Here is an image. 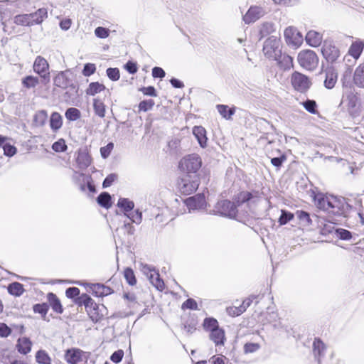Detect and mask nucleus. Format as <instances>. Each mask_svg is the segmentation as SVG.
<instances>
[{
  "instance_id": "obj_1",
  "label": "nucleus",
  "mask_w": 364,
  "mask_h": 364,
  "mask_svg": "<svg viewBox=\"0 0 364 364\" xmlns=\"http://www.w3.org/2000/svg\"><path fill=\"white\" fill-rule=\"evenodd\" d=\"M318 205L319 208L327 211L329 216L332 215L338 218L334 220L339 222L342 221V218L352 217V212H354V208L348 203L346 198L333 196L319 199Z\"/></svg>"
},
{
  "instance_id": "obj_2",
  "label": "nucleus",
  "mask_w": 364,
  "mask_h": 364,
  "mask_svg": "<svg viewBox=\"0 0 364 364\" xmlns=\"http://www.w3.org/2000/svg\"><path fill=\"white\" fill-rule=\"evenodd\" d=\"M200 178L198 174L183 173L178 180V188L181 193L190 195L195 192L198 188Z\"/></svg>"
},
{
  "instance_id": "obj_3",
  "label": "nucleus",
  "mask_w": 364,
  "mask_h": 364,
  "mask_svg": "<svg viewBox=\"0 0 364 364\" xmlns=\"http://www.w3.org/2000/svg\"><path fill=\"white\" fill-rule=\"evenodd\" d=\"M202 166L200 156L196 154H188L181 159L178 167L186 174H198Z\"/></svg>"
},
{
  "instance_id": "obj_4",
  "label": "nucleus",
  "mask_w": 364,
  "mask_h": 364,
  "mask_svg": "<svg viewBox=\"0 0 364 364\" xmlns=\"http://www.w3.org/2000/svg\"><path fill=\"white\" fill-rule=\"evenodd\" d=\"M298 62L306 70H313L318 64V58L311 50H302L298 55Z\"/></svg>"
},
{
  "instance_id": "obj_5",
  "label": "nucleus",
  "mask_w": 364,
  "mask_h": 364,
  "mask_svg": "<svg viewBox=\"0 0 364 364\" xmlns=\"http://www.w3.org/2000/svg\"><path fill=\"white\" fill-rule=\"evenodd\" d=\"M33 68L34 72L41 77V83L47 84L50 81L49 64L44 58L37 56Z\"/></svg>"
},
{
  "instance_id": "obj_6",
  "label": "nucleus",
  "mask_w": 364,
  "mask_h": 364,
  "mask_svg": "<svg viewBox=\"0 0 364 364\" xmlns=\"http://www.w3.org/2000/svg\"><path fill=\"white\" fill-rule=\"evenodd\" d=\"M291 83L295 90L306 92L311 87V82L305 75L295 71L291 76Z\"/></svg>"
},
{
  "instance_id": "obj_7",
  "label": "nucleus",
  "mask_w": 364,
  "mask_h": 364,
  "mask_svg": "<svg viewBox=\"0 0 364 364\" xmlns=\"http://www.w3.org/2000/svg\"><path fill=\"white\" fill-rule=\"evenodd\" d=\"M215 208L218 213L230 218H235L237 215V210L235 203L228 200L218 202Z\"/></svg>"
},
{
  "instance_id": "obj_8",
  "label": "nucleus",
  "mask_w": 364,
  "mask_h": 364,
  "mask_svg": "<svg viewBox=\"0 0 364 364\" xmlns=\"http://www.w3.org/2000/svg\"><path fill=\"white\" fill-rule=\"evenodd\" d=\"M87 359V353L79 348L68 349L65 353V360L69 364H85Z\"/></svg>"
},
{
  "instance_id": "obj_9",
  "label": "nucleus",
  "mask_w": 364,
  "mask_h": 364,
  "mask_svg": "<svg viewBox=\"0 0 364 364\" xmlns=\"http://www.w3.org/2000/svg\"><path fill=\"white\" fill-rule=\"evenodd\" d=\"M263 52L268 58H277V56L281 53L279 50V39L274 36L269 37L264 43Z\"/></svg>"
},
{
  "instance_id": "obj_10",
  "label": "nucleus",
  "mask_w": 364,
  "mask_h": 364,
  "mask_svg": "<svg viewBox=\"0 0 364 364\" xmlns=\"http://www.w3.org/2000/svg\"><path fill=\"white\" fill-rule=\"evenodd\" d=\"M284 36L288 45L299 46L303 41L302 35L294 27L289 26L284 30Z\"/></svg>"
},
{
  "instance_id": "obj_11",
  "label": "nucleus",
  "mask_w": 364,
  "mask_h": 364,
  "mask_svg": "<svg viewBox=\"0 0 364 364\" xmlns=\"http://www.w3.org/2000/svg\"><path fill=\"white\" fill-rule=\"evenodd\" d=\"M321 53L324 58L329 63H334L340 55V51L338 48L331 43L325 42Z\"/></svg>"
},
{
  "instance_id": "obj_12",
  "label": "nucleus",
  "mask_w": 364,
  "mask_h": 364,
  "mask_svg": "<svg viewBox=\"0 0 364 364\" xmlns=\"http://www.w3.org/2000/svg\"><path fill=\"white\" fill-rule=\"evenodd\" d=\"M265 13L262 7L257 6H251L243 16V21L247 24L254 23L262 18Z\"/></svg>"
},
{
  "instance_id": "obj_13",
  "label": "nucleus",
  "mask_w": 364,
  "mask_h": 364,
  "mask_svg": "<svg viewBox=\"0 0 364 364\" xmlns=\"http://www.w3.org/2000/svg\"><path fill=\"white\" fill-rule=\"evenodd\" d=\"M186 203L189 209L197 210L205 206V199L203 194H197L186 200Z\"/></svg>"
},
{
  "instance_id": "obj_14",
  "label": "nucleus",
  "mask_w": 364,
  "mask_h": 364,
  "mask_svg": "<svg viewBox=\"0 0 364 364\" xmlns=\"http://www.w3.org/2000/svg\"><path fill=\"white\" fill-rule=\"evenodd\" d=\"M337 77L338 74L333 68H329L326 69L324 80L325 87L327 89H332L336 83Z\"/></svg>"
},
{
  "instance_id": "obj_15",
  "label": "nucleus",
  "mask_w": 364,
  "mask_h": 364,
  "mask_svg": "<svg viewBox=\"0 0 364 364\" xmlns=\"http://www.w3.org/2000/svg\"><path fill=\"white\" fill-rule=\"evenodd\" d=\"M76 161L80 168L85 169L91 164V157L86 149H80Z\"/></svg>"
},
{
  "instance_id": "obj_16",
  "label": "nucleus",
  "mask_w": 364,
  "mask_h": 364,
  "mask_svg": "<svg viewBox=\"0 0 364 364\" xmlns=\"http://www.w3.org/2000/svg\"><path fill=\"white\" fill-rule=\"evenodd\" d=\"M193 134L197 139L200 146L205 148L207 146L208 140L205 128L201 126H195L193 128Z\"/></svg>"
},
{
  "instance_id": "obj_17",
  "label": "nucleus",
  "mask_w": 364,
  "mask_h": 364,
  "mask_svg": "<svg viewBox=\"0 0 364 364\" xmlns=\"http://www.w3.org/2000/svg\"><path fill=\"white\" fill-rule=\"evenodd\" d=\"M305 38L306 43L312 47H318L322 42V35L315 31H309Z\"/></svg>"
},
{
  "instance_id": "obj_18",
  "label": "nucleus",
  "mask_w": 364,
  "mask_h": 364,
  "mask_svg": "<svg viewBox=\"0 0 364 364\" xmlns=\"http://www.w3.org/2000/svg\"><path fill=\"white\" fill-rule=\"evenodd\" d=\"M274 60L277 61L279 66L284 70H289L293 66V58L288 55L280 53Z\"/></svg>"
},
{
  "instance_id": "obj_19",
  "label": "nucleus",
  "mask_w": 364,
  "mask_h": 364,
  "mask_svg": "<svg viewBox=\"0 0 364 364\" xmlns=\"http://www.w3.org/2000/svg\"><path fill=\"white\" fill-rule=\"evenodd\" d=\"M54 85L57 87L65 89L69 86H73L70 80L67 77L65 72H60L54 78Z\"/></svg>"
},
{
  "instance_id": "obj_20",
  "label": "nucleus",
  "mask_w": 364,
  "mask_h": 364,
  "mask_svg": "<svg viewBox=\"0 0 364 364\" xmlns=\"http://www.w3.org/2000/svg\"><path fill=\"white\" fill-rule=\"evenodd\" d=\"M210 339L215 344V346L223 345L225 340L224 331L218 328L210 333Z\"/></svg>"
},
{
  "instance_id": "obj_21",
  "label": "nucleus",
  "mask_w": 364,
  "mask_h": 364,
  "mask_svg": "<svg viewBox=\"0 0 364 364\" xmlns=\"http://www.w3.org/2000/svg\"><path fill=\"white\" fill-rule=\"evenodd\" d=\"M325 350V344L319 338H315L313 343V352L318 363L321 358L323 356Z\"/></svg>"
},
{
  "instance_id": "obj_22",
  "label": "nucleus",
  "mask_w": 364,
  "mask_h": 364,
  "mask_svg": "<svg viewBox=\"0 0 364 364\" xmlns=\"http://www.w3.org/2000/svg\"><path fill=\"white\" fill-rule=\"evenodd\" d=\"M31 16V22L33 24H40L41 23L45 18L48 17V11L46 8H41L38 9L36 12L29 14Z\"/></svg>"
},
{
  "instance_id": "obj_23",
  "label": "nucleus",
  "mask_w": 364,
  "mask_h": 364,
  "mask_svg": "<svg viewBox=\"0 0 364 364\" xmlns=\"http://www.w3.org/2000/svg\"><path fill=\"white\" fill-rule=\"evenodd\" d=\"M47 298L53 310L58 314H62L63 309L60 301L57 297V296L55 294L50 292L48 294Z\"/></svg>"
},
{
  "instance_id": "obj_24",
  "label": "nucleus",
  "mask_w": 364,
  "mask_h": 364,
  "mask_svg": "<svg viewBox=\"0 0 364 364\" xmlns=\"http://www.w3.org/2000/svg\"><path fill=\"white\" fill-rule=\"evenodd\" d=\"M353 82L359 87L364 88V63L360 64L355 70Z\"/></svg>"
},
{
  "instance_id": "obj_25",
  "label": "nucleus",
  "mask_w": 364,
  "mask_h": 364,
  "mask_svg": "<svg viewBox=\"0 0 364 364\" xmlns=\"http://www.w3.org/2000/svg\"><path fill=\"white\" fill-rule=\"evenodd\" d=\"M274 31V24L272 22H264L259 26V40Z\"/></svg>"
},
{
  "instance_id": "obj_26",
  "label": "nucleus",
  "mask_w": 364,
  "mask_h": 364,
  "mask_svg": "<svg viewBox=\"0 0 364 364\" xmlns=\"http://www.w3.org/2000/svg\"><path fill=\"white\" fill-rule=\"evenodd\" d=\"M63 125L61 115L58 112H53L50 118V127L53 132L58 131Z\"/></svg>"
},
{
  "instance_id": "obj_27",
  "label": "nucleus",
  "mask_w": 364,
  "mask_h": 364,
  "mask_svg": "<svg viewBox=\"0 0 364 364\" xmlns=\"http://www.w3.org/2000/svg\"><path fill=\"white\" fill-rule=\"evenodd\" d=\"M151 284L156 287L159 291H163L164 289V282L160 278V275L158 271H155L152 274L149 275V278L148 279Z\"/></svg>"
},
{
  "instance_id": "obj_28",
  "label": "nucleus",
  "mask_w": 364,
  "mask_h": 364,
  "mask_svg": "<svg viewBox=\"0 0 364 364\" xmlns=\"http://www.w3.org/2000/svg\"><path fill=\"white\" fill-rule=\"evenodd\" d=\"M17 348L19 353L26 355L31 350V342L27 338H19Z\"/></svg>"
},
{
  "instance_id": "obj_29",
  "label": "nucleus",
  "mask_w": 364,
  "mask_h": 364,
  "mask_svg": "<svg viewBox=\"0 0 364 364\" xmlns=\"http://www.w3.org/2000/svg\"><path fill=\"white\" fill-rule=\"evenodd\" d=\"M217 109L220 114L225 119H230L235 112V108H230L228 105H218Z\"/></svg>"
},
{
  "instance_id": "obj_30",
  "label": "nucleus",
  "mask_w": 364,
  "mask_h": 364,
  "mask_svg": "<svg viewBox=\"0 0 364 364\" xmlns=\"http://www.w3.org/2000/svg\"><path fill=\"white\" fill-rule=\"evenodd\" d=\"M98 306L95 301H92V305L91 306L87 307V309H85L86 311L87 312L90 318L92 321L97 322L99 321L102 317V315L100 314L98 311Z\"/></svg>"
},
{
  "instance_id": "obj_31",
  "label": "nucleus",
  "mask_w": 364,
  "mask_h": 364,
  "mask_svg": "<svg viewBox=\"0 0 364 364\" xmlns=\"http://www.w3.org/2000/svg\"><path fill=\"white\" fill-rule=\"evenodd\" d=\"M364 43L363 42H354L350 46L348 53L355 59H358L363 52Z\"/></svg>"
},
{
  "instance_id": "obj_32",
  "label": "nucleus",
  "mask_w": 364,
  "mask_h": 364,
  "mask_svg": "<svg viewBox=\"0 0 364 364\" xmlns=\"http://www.w3.org/2000/svg\"><path fill=\"white\" fill-rule=\"evenodd\" d=\"M39 83V78L33 75H27L22 79V85L26 89L35 88Z\"/></svg>"
},
{
  "instance_id": "obj_33",
  "label": "nucleus",
  "mask_w": 364,
  "mask_h": 364,
  "mask_svg": "<svg viewBox=\"0 0 364 364\" xmlns=\"http://www.w3.org/2000/svg\"><path fill=\"white\" fill-rule=\"evenodd\" d=\"M106 89L103 84L98 82H91L87 89L86 90V94L88 95L94 96L96 94L105 90Z\"/></svg>"
},
{
  "instance_id": "obj_34",
  "label": "nucleus",
  "mask_w": 364,
  "mask_h": 364,
  "mask_svg": "<svg viewBox=\"0 0 364 364\" xmlns=\"http://www.w3.org/2000/svg\"><path fill=\"white\" fill-rule=\"evenodd\" d=\"M98 204L105 208H109L112 205L111 196L107 192L101 193L97 198Z\"/></svg>"
},
{
  "instance_id": "obj_35",
  "label": "nucleus",
  "mask_w": 364,
  "mask_h": 364,
  "mask_svg": "<svg viewBox=\"0 0 364 364\" xmlns=\"http://www.w3.org/2000/svg\"><path fill=\"white\" fill-rule=\"evenodd\" d=\"M47 119V112L46 110H40L35 114L33 117V123L37 127H43L45 125Z\"/></svg>"
},
{
  "instance_id": "obj_36",
  "label": "nucleus",
  "mask_w": 364,
  "mask_h": 364,
  "mask_svg": "<svg viewBox=\"0 0 364 364\" xmlns=\"http://www.w3.org/2000/svg\"><path fill=\"white\" fill-rule=\"evenodd\" d=\"M295 214L300 224L303 226H309L312 224V220L309 213L304 210H297Z\"/></svg>"
},
{
  "instance_id": "obj_37",
  "label": "nucleus",
  "mask_w": 364,
  "mask_h": 364,
  "mask_svg": "<svg viewBox=\"0 0 364 364\" xmlns=\"http://www.w3.org/2000/svg\"><path fill=\"white\" fill-rule=\"evenodd\" d=\"M94 291L97 296H105L111 294L113 290L104 284H96L94 285Z\"/></svg>"
},
{
  "instance_id": "obj_38",
  "label": "nucleus",
  "mask_w": 364,
  "mask_h": 364,
  "mask_svg": "<svg viewBox=\"0 0 364 364\" xmlns=\"http://www.w3.org/2000/svg\"><path fill=\"white\" fill-rule=\"evenodd\" d=\"M93 108L95 114L98 117L103 118L105 116V104L98 98H95L93 100Z\"/></svg>"
},
{
  "instance_id": "obj_39",
  "label": "nucleus",
  "mask_w": 364,
  "mask_h": 364,
  "mask_svg": "<svg viewBox=\"0 0 364 364\" xmlns=\"http://www.w3.org/2000/svg\"><path fill=\"white\" fill-rule=\"evenodd\" d=\"M14 21L17 25L33 26V22H31V16H29V14L16 15L14 18Z\"/></svg>"
},
{
  "instance_id": "obj_40",
  "label": "nucleus",
  "mask_w": 364,
  "mask_h": 364,
  "mask_svg": "<svg viewBox=\"0 0 364 364\" xmlns=\"http://www.w3.org/2000/svg\"><path fill=\"white\" fill-rule=\"evenodd\" d=\"M8 291L11 295L19 296L24 291L23 286L18 282H13L9 285Z\"/></svg>"
},
{
  "instance_id": "obj_41",
  "label": "nucleus",
  "mask_w": 364,
  "mask_h": 364,
  "mask_svg": "<svg viewBox=\"0 0 364 364\" xmlns=\"http://www.w3.org/2000/svg\"><path fill=\"white\" fill-rule=\"evenodd\" d=\"M94 300L87 294H82L75 299V302L78 306H85V309L92 305Z\"/></svg>"
},
{
  "instance_id": "obj_42",
  "label": "nucleus",
  "mask_w": 364,
  "mask_h": 364,
  "mask_svg": "<svg viewBox=\"0 0 364 364\" xmlns=\"http://www.w3.org/2000/svg\"><path fill=\"white\" fill-rule=\"evenodd\" d=\"M65 116L70 121H76L80 118L81 113L78 109L70 107L65 111Z\"/></svg>"
},
{
  "instance_id": "obj_43",
  "label": "nucleus",
  "mask_w": 364,
  "mask_h": 364,
  "mask_svg": "<svg viewBox=\"0 0 364 364\" xmlns=\"http://www.w3.org/2000/svg\"><path fill=\"white\" fill-rule=\"evenodd\" d=\"M203 326L205 330L209 331L210 332L219 328L218 321L213 318H205Z\"/></svg>"
},
{
  "instance_id": "obj_44",
  "label": "nucleus",
  "mask_w": 364,
  "mask_h": 364,
  "mask_svg": "<svg viewBox=\"0 0 364 364\" xmlns=\"http://www.w3.org/2000/svg\"><path fill=\"white\" fill-rule=\"evenodd\" d=\"M36 359L40 364H51L50 358L48 354L43 350H40L36 353Z\"/></svg>"
},
{
  "instance_id": "obj_45",
  "label": "nucleus",
  "mask_w": 364,
  "mask_h": 364,
  "mask_svg": "<svg viewBox=\"0 0 364 364\" xmlns=\"http://www.w3.org/2000/svg\"><path fill=\"white\" fill-rule=\"evenodd\" d=\"M124 277L125 278L127 282L129 285L134 286L136 284V279L134 272L132 268L127 267L124 269Z\"/></svg>"
},
{
  "instance_id": "obj_46",
  "label": "nucleus",
  "mask_w": 364,
  "mask_h": 364,
  "mask_svg": "<svg viewBox=\"0 0 364 364\" xmlns=\"http://www.w3.org/2000/svg\"><path fill=\"white\" fill-rule=\"evenodd\" d=\"M117 205L122 208L124 211L128 212L134 208V203L133 201L129 200L127 198H119L117 203Z\"/></svg>"
},
{
  "instance_id": "obj_47",
  "label": "nucleus",
  "mask_w": 364,
  "mask_h": 364,
  "mask_svg": "<svg viewBox=\"0 0 364 364\" xmlns=\"http://www.w3.org/2000/svg\"><path fill=\"white\" fill-rule=\"evenodd\" d=\"M252 198V194L250 192L243 191L240 193L235 198V203L237 205L249 201Z\"/></svg>"
},
{
  "instance_id": "obj_48",
  "label": "nucleus",
  "mask_w": 364,
  "mask_h": 364,
  "mask_svg": "<svg viewBox=\"0 0 364 364\" xmlns=\"http://www.w3.org/2000/svg\"><path fill=\"white\" fill-rule=\"evenodd\" d=\"M154 104L155 103L153 100H142L138 105V112L151 110L154 106Z\"/></svg>"
},
{
  "instance_id": "obj_49",
  "label": "nucleus",
  "mask_w": 364,
  "mask_h": 364,
  "mask_svg": "<svg viewBox=\"0 0 364 364\" xmlns=\"http://www.w3.org/2000/svg\"><path fill=\"white\" fill-rule=\"evenodd\" d=\"M294 215L290 212L282 210L281 215L279 218V223L280 225H284L294 218Z\"/></svg>"
},
{
  "instance_id": "obj_50",
  "label": "nucleus",
  "mask_w": 364,
  "mask_h": 364,
  "mask_svg": "<svg viewBox=\"0 0 364 364\" xmlns=\"http://www.w3.org/2000/svg\"><path fill=\"white\" fill-rule=\"evenodd\" d=\"M335 234L343 240H349L352 237V234L350 231L342 228L335 229Z\"/></svg>"
},
{
  "instance_id": "obj_51",
  "label": "nucleus",
  "mask_w": 364,
  "mask_h": 364,
  "mask_svg": "<svg viewBox=\"0 0 364 364\" xmlns=\"http://www.w3.org/2000/svg\"><path fill=\"white\" fill-rule=\"evenodd\" d=\"M303 106L309 112L316 114L317 105L314 100H307L303 102Z\"/></svg>"
},
{
  "instance_id": "obj_52",
  "label": "nucleus",
  "mask_w": 364,
  "mask_h": 364,
  "mask_svg": "<svg viewBox=\"0 0 364 364\" xmlns=\"http://www.w3.org/2000/svg\"><path fill=\"white\" fill-rule=\"evenodd\" d=\"M49 309V306L46 304H37L33 306V311L35 313L41 314L43 317L46 316Z\"/></svg>"
},
{
  "instance_id": "obj_53",
  "label": "nucleus",
  "mask_w": 364,
  "mask_h": 364,
  "mask_svg": "<svg viewBox=\"0 0 364 364\" xmlns=\"http://www.w3.org/2000/svg\"><path fill=\"white\" fill-rule=\"evenodd\" d=\"M52 149L56 152L65 151L67 149V145L65 144V140L60 139L58 141H55L53 144Z\"/></svg>"
},
{
  "instance_id": "obj_54",
  "label": "nucleus",
  "mask_w": 364,
  "mask_h": 364,
  "mask_svg": "<svg viewBox=\"0 0 364 364\" xmlns=\"http://www.w3.org/2000/svg\"><path fill=\"white\" fill-rule=\"evenodd\" d=\"M3 149H4V155H6V156H9V157H11V156H14L17 151V149L14 146L10 144L9 143H6L3 146Z\"/></svg>"
},
{
  "instance_id": "obj_55",
  "label": "nucleus",
  "mask_w": 364,
  "mask_h": 364,
  "mask_svg": "<svg viewBox=\"0 0 364 364\" xmlns=\"http://www.w3.org/2000/svg\"><path fill=\"white\" fill-rule=\"evenodd\" d=\"M260 348V345L257 343H247L244 346L245 353H252L257 351Z\"/></svg>"
},
{
  "instance_id": "obj_56",
  "label": "nucleus",
  "mask_w": 364,
  "mask_h": 364,
  "mask_svg": "<svg viewBox=\"0 0 364 364\" xmlns=\"http://www.w3.org/2000/svg\"><path fill=\"white\" fill-rule=\"evenodd\" d=\"M107 75L108 77L112 81H117L120 77L119 70L118 68H109L107 70Z\"/></svg>"
},
{
  "instance_id": "obj_57",
  "label": "nucleus",
  "mask_w": 364,
  "mask_h": 364,
  "mask_svg": "<svg viewBox=\"0 0 364 364\" xmlns=\"http://www.w3.org/2000/svg\"><path fill=\"white\" fill-rule=\"evenodd\" d=\"M125 215L127 216L133 223L136 224H140L142 220V213L139 210H136L135 213L127 215L125 213Z\"/></svg>"
},
{
  "instance_id": "obj_58",
  "label": "nucleus",
  "mask_w": 364,
  "mask_h": 364,
  "mask_svg": "<svg viewBox=\"0 0 364 364\" xmlns=\"http://www.w3.org/2000/svg\"><path fill=\"white\" fill-rule=\"evenodd\" d=\"M181 308L182 309H188L191 310H197L198 304L193 299H188L185 302L183 303Z\"/></svg>"
},
{
  "instance_id": "obj_59",
  "label": "nucleus",
  "mask_w": 364,
  "mask_h": 364,
  "mask_svg": "<svg viewBox=\"0 0 364 364\" xmlns=\"http://www.w3.org/2000/svg\"><path fill=\"white\" fill-rule=\"evenodd\" d=\"M139 91L142 92L144 95H148L151 97L157 96L156 91L153 86L142 87L139 89Z\"/></svg>"
},
{
  "instance_id": "obj_60",
  "label": "nucleus",
  "mask_w": 364,
  "mask_h": 364,
  "mask_svg": "<svg viewBox=\"0 0 364 364\" xmlns=\"http://www.w3.org/2000/svg\"><path fill=\"white\" fill-rule=\"evenodd\" d=\"M109 31L104 27H97L95 30V35L100 38H105L108 37Z\"/></svg>"
},
{
  "instance_id": "obj_61",
  "label": "nucleus",
  "mask_w": 364,
  "mask_h": 364,
  "mask_svg": "<svg viewBox=\"0 0 364 364\" xmlns=\"http://www.w3.org/2000/svg\"><path fill=\"white\" fill-rule=\"evenodd\" d=\"M96 70V67L95 64L87 63L85 65L84 68L82 70V74L85 76H90L92 75Z\"/></svg>"
},
{
  "instance_id": "obj_62",
  "label": "nucleus",
  "mask_w": 364,
  "mask_h": 364,
  "mask_svg": "<svg viewBox=\"0 0 364 364\" xmlns=\"http://www.w3.org/2000/svg\"><path fill=\"white\" fill-rule=\"evenodd\" d=\"M114 145L112 143H109L107 146L100 148V154L102 158L106 159L109 156L112 150Z\"/></svg>"
},
{
  "instance_id": "obj_63",
  "label": "nucleus",
  "mask_w": 364,
  "mask_h": 364,
  "mask_svg": "<svg viewBox=\"0 0 364 364\" xmlns=\"http://www.w3.org/2000/svg\"><path fill=\"white\" fill-rule=\"evenodd\" d=\"M65 294L68 298L73 299L78 297L80 294V289L77 287H69L65 291Z\"/></svg>"
},
{
  "instance_id": "obj_64",
  "label": "nucleus",
  "mask_w": 364,
  "mask_h": 364,
  "mask_svg": "<svg viewBox=\"0 0 364 364\" xmlns=\"http://www.w3.org/2000/svg\"><path fill=\"white\" fill-rule=\"evenodd\" d=\"M117 178V175L115 173H111L108 175L104 180L102 183L103 188H107L110 186L112 183L116 181Z\"/></svg>"
}]
</instances>
